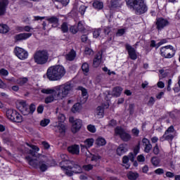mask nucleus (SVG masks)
I'll return each mask as SVG.
<instances>
[{
    "label": "nucleus",
    "instance_id": "nucleus-20",
    "mask_svg": "<svg viewBox=\"0 0 180 180\" xmlns=\"http://www.w3.org/2000/svg\"><path fill=\"white\" fill-rule=\"evenodd\" d=\"M123 3L120 0H110V8H122Z\"/></svg>",
    "mask_w": 180,
    "mask_h": 180
},
{
    "label": "nucleus",
    "instance_id": "nucleus-42",
    "mask_svg": "<svg viewBox=\"0 0 180 180\" xmlns=\"http://www.w3.org/2000/svg\"><path fill=\"white\" fill-rule=\"evenodd\" d=\"M8 75H9V72H8L7 70L4 68H1L0 70V77H8Z\"/></svg>",
    "mask_w": 180,
    "mask_h": 180
},
{
    "label": "nucleus",
    "instance_id": "nucleus-4",
    "mask_svg": "<svg viewBox=\"0 0 180 180\" xmlns=\"http://www.w3.org/2000/svg\"><path fill=\"white\" fill-rule=\"evenodd\" d=\"M44 158V157H41L33 159L30 156H27L25 158L29 165H31V167H33L34 168H39L41 172H46V170L48 169L49 166L46 165Z\"/></svg>",
    "mask_w": 180,
    "mask_h": 180
},
{
    "label": "nucleus",
    "instance_id": "nucleus-61",
    "mask_svg": "<svg viewBox=\"0 0 180 180\" xmlns=\"http://www.w3.org/2000/svg\"><path fill=\"white\" fill-rule=\"evenodd\" d=\"M117 36H123L124 34V29H120L116 33Z\"/></svg>",
    "mask_w": 180,
    "mask_h": 180
},
{
    "label": "nucleus",
    "instance_id": "nucleus-47",
    "mask_svg": "<svg viewBox=\"0 0 180 180\" xmlns=\"http://www.w3.org/2000/svg\"><path fill=\"white\" fill-rule=\"evenodd\" d=\"M77 30H79L80 32H84L85 30L84 24H82V22L81 21H79L77 24Z\"/></svg>",
    "mask_w": 180,
    "mask_h": 180
},
{
    "label": "nucleus",
    "instance_id": "nucleus-32",
    "mask_svg": "<svg viewBox=\"0 0 180 180\" xmlns=\"http://www.w3.org/2000/svg\"><path fill=\"white\" fill-rule=\"evenodd\" d=\"M82 106L79 103H75L72 108V112L73 113H78L81 110Z\"/></svg>",
    "mask_w": 180,
    "mask_h": 180
},
{
    "label": "nucleus",
    "instance_id": "nucleus-2",
    "mask_svg": "<svg viewBox=\"0 0 180 180\" xmlns=\"http://www.w3.org/2000/svg\"><path fill=\"white\" fill-rule=\"evenodd\" d=\"M127 6L135 11L136 15H143L148 11L146 0H125Z\"/></svg>",
    "mask_w": 180,
    "mask_h": 180
},
{
    "label": "nucleus",
    "instance_id": "nucleus-28",
    "mask_svg": "<svg viewBox=\"0 0 180 180\" xmlns=\"http://www.w3.org/2000/svg\"><path fill=\"white\" fill-rule=\"evenodd\" d=\"M46 20H48L49 23H53V25H55L54 27H57L58 26V18L56 16L48 18Z\"/></svg>",
    "mask_w": 180,
    "mask_h": 180
},
{
    "label": "nucleus",
    "instance_id": "nucleus-38",
    "mask_svg": "<svg viewBox=\"0 0 180 180\" xmlns=\"http://www.w3.org/2000/svg\"><path fill=\"white\" fill-rule=\"evenodd\" d=\"M82 70L84 74L89 72V65L87 63H84L82 65Z\"/></svg>",
    "mask_w": 180,
    "mask_h": 180
},
{
    "label": "nucleus",
    "instance_id": "nucleus-52",
    "mask_svg": "<svg viewBox=\"0 0 180 180\" xmlns=\"http://www.w3.org/2000/svg\"><path fill=\"white\" fill-rule=\"evenodd\" d=\"M22 115H24V116H27V115H30V108H27V107L26 108L24 109H20Z\"/></svg>",
    "mask_w": 180,
    "mask_h": 180
},
{
    "label": "nucleus",
    "instance_id": "nucleus-6",
    "mask_svg": "<svg viewBox=\"0 0 180 180\" xmlns=\"http://www.w3.org/2000/svg\"><path fill=\"white\" fill-rule=\"evenodd\" d=\"M70 162L72 166L62 167V168H64L65 174H66L68 176H72L74 174H82V167H81L79 165L74 161H70Z\"/></svg>",
    "mask_w": 180,
    "mask_h": 180
},
{
    "label": "nucleus",
    "instance_id": "nucleus-3",
    "mask_svg": "<svg viewBox=\"0 0 180 180\" xmlns=\"http://www.w3.org/2000/svg\"><path fill=\"white\" fill-rule=\"evenodd\" d=\"M72 92V85L70 83H65L55 87L56 98L61 100L67 98Z\"/></svg>",
    "mask_w": 180,
    "mask_h": 180
},
{
    "label": "nucleus",
    "instance_id": "nucleus-25",
    "mask_svg": "<svg viewBox=\"0 0 180 180\" xmlns=\"http://www.w3.org/2000/svg\"><path fill=\"white\" fill-rule=\"evenodd\" d=\"M17 112L18 111L12 109L8 110L6 113L7 119L12 121V119H13V117L16 116Z\"/></svg>",
    "mask_w": 180,
    "mask_h": 180
},
{
    "label": "nucleus",
    "instance_id": "nucleus-62",
    "mask_svg": "<svg viewBox=\"0 0 180 180\" xmlns=\"http://www.w3.org/2000/svg\"><path fill=\"white\" fill-rule=\"evenodd\" d=\"M165 176L167 178H174V176H175V174L171 172H167L165 174Z\"/></svg>",
    "mask_w": 180,
    "mask_h": 180
},
{
    "label": "nucleus",
    "instance_id": "nucleus-34",
    "mask_svg": "<svg viewBox=\"0 0 180 180\" xmlns=\"http://www.w3.org/2000/svg\"><path fill=\"white\" fill-rule=\"evenodd\" d=\"M96 143L97 146H99V147H101L106 144V140H105V139L103 138H98L96 141Z\"/></svg>",
    "mask_w": 180,
    "mask_h": 180
},
{
    "label": "nucleus",
    "instance_id": "nucleus-8",
    "mask_svg": "<svg viewBox=\"0 0 180 180\" xmlns=\"http://www.w3.org/2000/svg\"><path fill=\"white\" fill-rule=\"evenodd\" d=\"M175 133V129H174V126H170L165 132L163 136L160 138V141H172L174 140V137Z\"/></svg>",
    "mask_w": 180,
    "mask_h": 180
},
{
    "label": "nucleus",
    "instance_id": "nucleus-50",
    "mask_svg": "<svg viewBox=\"0 0 180 180\" xmlns=\"http://www.w3.org/2000/svg\"><path fill=\"white\" fill-rule=\"evenodd\" d=\"M56 2H59L63 6H67L70 4V0H55Z\"/></svg>",
    "mask_w": 180,
    "mask_h": 180
},
{
    "label": "nucleus",
    "instance_id": "nucleus-51",
    "mask_svg": "<svg viewBox=\"0 0 180 180\" xmlns=\"http://www.w3.org/2000/svg\"><path fill=\"white\" fill-rule=\"evenodd\" d=\"M86 11V6L82 5L79 8V12L81 13V15H84L85 11Z\"/></svg>",
    "mask_w": 180,
    "mask_h": 180
},
{
    "label": "nucleus",
    "instance_id": "nucleus-23",
    "mask_svg": "<svg viewBox=\"0 0 180 180\" xmlns=\"http://www.w3.org/2000/svg\"><path fill=\"white\" fill-rule=\"evenodd\" d=\"M123 91V88L120 86H116L112 89V96H116V98L122 95V91Z\"/></svg>",
    "mask_w": 180,
    "mask_h": 180
},
{
    "label": "nucleus",
    "instance_id": "nucleus-18",
    "mask_svg": "<svg viewBox=\"0 0 180 180\" xmlns=\"http://www.w3.org/2000/svg\"><path fill=\"white\" fill-rule=\"evenodd\" d=\"M127 145L126 144H120L117 148V155H123L125 153H127Z\"/></svg>",
    "mask_w": 180,
    "mask_h": 180
},
{
    "label": "nucleus",
    "instance_id": "nucleus-16",
    "mask_svg": "<svg viewBox=\"0 0 180 180\" xmlns=\"http://www.w3.org/2000/svg\"><path fill=\"white\" fill-rule=\"evenodd\" d=\"M101 63H102V53L98 52L95 56L93 60V67H94V68H98V67H99V65H101Z\"/></svg>",
    "mask_w": 180,
    "mask_h": 180
},
{
    "label": "nucleus",
    "instance_id": "nucleus-40",
    "mask_svg": "<svg viewBox=\"0 0 180 180\" xmlns=\"http://www.w3.org/2000/svg\"><path fill=\"white\" fill-rule=\"evenodd\" d=\"M60 30L63 33H67L68 32V24L67 22H63L61 25Z\"/></svg>",
    "mask_w": 180,
    "mask_h": 180
},
{
    "label": "nucleus",
    "instance_id": "nucleus-59",
    "mask_svg": "<svg viewBox=\"0 0 180 180\" xmlns=\"http://www.w3.org/2000/svg\"><path fill=\"white\" fill-rule=\"evenodd\" d=\"M98 160H101V156L95 155H93L91 156V161H95L96 162L98 161Z\"/></svg>",
    "mask_w": 180,
    "mask_h": 180
},
{
    "label": "nucleus",
    "instance_id": "nucleus-24",
    "mask_svg": "<svg viewBox=\"0 0 180 180\" xmlns=\"http://www.w3.org/2000/svg\"><path fill=\"white\" fill-rule=\"evenodd\" d=\"M127 176L129 180H136L139 178V173L130 171L127 174Z\"/></svg>",
    "mask_w": 180,
    "mask_h": 180
},
{
    "label": "nucleus",
    "instance_id": "nucleus-53",
    "mask_svg": "<svg viewBox=\"0 0 180 180\" xmlns=\"http://www.w3.org/2000/svg\"><path fill=\"white\" fill-rule=\"evenodd\" d=\"M151 148H153V145H151V143L145 145V153H150Z\"/></svg>",
    "mask_w": 180,
    "mask_h": 180
},
{
    "label": "nucleus",
    "instance_id": "nucleus-48",
    "mask_svg": "<svg viewBox=\"0 0 180 180\" xmlns=\"http://www.w3.org/2000/svg\"><path fill=\"white\" fill-rule=\"evenodd\" d=\"M83 169L84 171H91L94 169V165L89 164L83 166Z\"/></svg>",
    "mask_w": 180,
    "mask_h": 180
},
{
    "label": "nucleus",
    "instance_id": "nucleus-56",
    "mask_svg": "<svg viewBox=\"0 0 180 180\" xmlns=\"http://www.w3.org/2000/svg\"><path fill=\"white\" fill-rule=\"evenodd\" d=\"M70 32H71V33H73V34H75L78 32V28H77V27L75 26H71L70 27Z\"/></svg>",
    "mask_w": 180,
    "mask_h": 180
},
{
    "label": "nucleus",
    "instance_id": "nucleus-12",
    "mask_svg": "<svg viewBox=\"0 0 180 180\" xmlns=\"http://www.w3.org/2000/svg\"><path fill=\"white\" fill-rule=\"evenodd\" d=\"M54 130L56 133H60L62 136L65 134V125L61 122H55L54 124Z\"/></svg>",
    "mask_w": 180,
    "mask_h": 180
},
{
    "label": "nucleus",
    "instance_id": "nucleus-58",
    "mask_svg": "<svg viewBox=\"0 0 180 180\" xmlns=\"http://www.w3.org/2000/svg\"><path fill=\"white\" fill-rule=\"evenodd\" d=\"M155 174H157V175H162V174H164V169L158 168L155 169Z\"/></svg>",
    "mask_w": 180,
    "mask_h": 180
},
{
    "label": "nucleus",
    "instance_id": "nucleus-57",
    "mask_svg": "<svg viewBox=\"0 0 180 180\" xmlns=\"http://www.w3.org/2000/svg\"><path fill=\"white\" fill-rule=\"evenodd\" d=\"M137 160L139 162H144L146 161V158H144V155H140L137 157Z\"/></svg>",
    "mask_w": 180,
    "mask_h": 180
},
{
    "label": "nucleus",
    "instance_id": "nucleus-1",
    "mask_svg": "<svg viewBox=\"0 0 180 180\" xmlns=\"http://www.w3.org/2000/svg\"><path fill=\"white\" fill-rule=\"evenodd\" d=\"M65 68L63 65H56L48 68L46 77L49 81H60L65 75Z\"/></svg>",
    "mask_w": 180,
    "mask_h": 180
},
{
    "label": "nucleus",
    "instance_id": "nucleus-14",
    "mask_svg": "<svg viewBox=\"0 0 180 180\" xmlns=\"http://www.w3.org/2000/svg\"><path fill=\"white\" fill-rule=\"evenodd\" d=\"M32 33H20L14 37L15 41H22L31 37Z\"/></svg>",
    "mask_w": 180,
    "mask_h": 180
},
{
    "label": "nucleus",
    "instance_id": "nucleus-64",
    "mask_svg": "<svg viewBox=\"0 0 180 180\" xmlns=\"http://www.w3.org/2000/svg\"><path fill=\"white\" fill-rule=\"evenodd\" d=\"M136 157V155H134L133 153H129L128 158L129 161H131V162H133L134 161V158Z\"/></svg>",
    "mask_w": 180,
    "mask_h": 180
},
{
    "label": "nucleus",
    "instance_id": "nucleus-15",
    "mask_svg": "<svg viewBox=\"0 0 180 180\" xmlns=\"http://www.w3.org/2000/svg\"><path fill=\"white\" fill-rule=\"evenodd\" d=\"M81 127H82V120H75L72 127V133H77V131H79Z\"/></svg>",
    "mask_w": 180,
    "mask_h": 180
},
{
    "label": "nucleus",
    "instance_id": "nucleus-19",
    "mask_svg": "<svg viewBox=\"0 0 180 180\" xmlns=\"http://www.w3.org/2000/svg\"><path fill=\"white\" fill-rule=\"evenodd\" d=\"M68 150L70 153V154H75L76 155H78V154H79V146L73 145L69 146L68 148Z\"/></svg>",
    "mask_w": 180,
    "mask_h": 180
},
{
    "label": "nucleus",
    "instance_id": "nucleus-30",
    "mask_svg": "<svg viewBox=\"0 0 180 180\" xmlns=\"http://www.w3.org/2000/svg\"><path fill=\"white\" fill-rule=\"evenodd\" d=\"M96 113L99 118L103 117V114H104L103 106L102 105L98 106L96 110Z\"/></svg>",
    "mask_w": 180,
    "mask_h": 180
},
{
    "label": "nucleus",
    "instance_id": "nucleus-39",
    "mask_svg": "<svg viewBox=\"0 0 180 180\" xmlns=\"http://www.w3.org/2000/svg\"><path fill=\"white\" fill-rule=\"evenodd\" d=\"M101 33H102V30L101 29H96L94 30L93 32V37L94 39H98L99 36H101Z\"/></svg>",
    "mask_w": 180,
    "mask_h": 180
},
{
    "label": "nucleus",
    "instance_id": "nucleus-21",
    "mask_svg": "<svg viewBox=\"0 0 180 180\" xmlns=\"http://www.w3.org/2000/svg\"><path fill=\"white\" fill-rule=\"evenodd\" d=\"M94 139H87L84 141V145L81 144L82 148H90V147H92L94 146Z\"/></svg>",
    "mask_w": 180,
    "mask_h": 180
},
{
    "label": "nucleus",
    "instance_id": "nucleus-60",
    "mask_svg": "<svg viewBox=\"0 0 180 180\" xmlns=\"http://www.w3.org/2000/svg\"><path fill=\"white\" fill-rule=\"evenodd\" d=\"M129 109L130 115H133L134 112V104H129Z\"/></svg>",
    "mask_w": 180,
    "mask_h": 180
},
{
    "label": "nucleus",
    "instance_id": "nucleus-43",
    "mask_svg": "<svg viewBox=\"0 0 180 180\" xmlns=\"http://www.w3.org/2000/svg\"><path fill=\"white\" fill-rule=\"evenodd\" d=\"M58 122H56V123H64L65 121V116L63 114H59L58 115Z\"/></svg>",
    "mask_w": 180,
    "mask_h": 180
},
{
    "label": "nucleus",
    "instance_id": "nucleus-44",
    "mask_svg": "<svg viewBox=\"0 0 180 180\" xmlns=\"http://www.w3.org/2000/svg\"><path fill=\"white\" fill-rule=\"evenodd\" d=\"M49 123H50V120L49 119H44L40 122V125L42 127H46V126H47L49 124Z\"/></svg>",
    "mask_w": 180,
    "mask_h": 180
},
{
    "label": "nucleus",
    "instance_id": "nucleus-5",
    "mask_svg": "<svg viewBox=\"0 0 180 180\" xmlns=\"http://www.w3.org/2000/svg\"><path fill=\"white\" fill-rule=\"evenodd\" d=\"M34 60L39 65L46 64L49 61V52L46 50L37 51L34 54Z\"/></svg>",
    "mask_w": 180,
    "mask_h": 180
},
{
    "label": "nucleus",
    "instance_id": "nucleus-17",
    "mask_svg": "<svg viewBox=\"0 0 180 180\" xmlns=\"http://www.w3.org/2000/svg\"><path fill=\"white\" fill-rule=\"evenodd\" d=\"M9 4L8 0H1L0 1V15H5V12H6V6Z\"/></svg>",
    "mask_w": 180,
    "mask_h": 180
},
{
    "label": "nucleus",
    "instance_id": "nucleus-22",
    "mask_svg": "<svg viewBox=\"0 0 180 180\" xmlns=\"http://www.w3.org/2000/svg\"><path fill=\"white\" fill-rule=\"evenodd\" d=\"M27 146H28V147H30V148H32V150H29V154L32 155V157H36V153H37L40 150L39 147L34 145H30L27 143Z\"/></svg>",
    "mask_w": 180,
    "mask_h": 180
},
{
    "label": "nucleus",
    "instance_id": "nucleus-11",
    "mask_svg": "<svg viewBox=\"0 0 180 180\" xmlns=\"http://www.w3.org/2000/svg\"><path fill=\"white\" fill-rule=\"evenodd\" d=\"M155 25L156 29L158 30V32H161L162 29L169 25V21H168L167 19L159 18L156 20Z\"/></svg>",
    "mask_w": 180,
    "mask_h": 180
},
{
    "label": "nucleus",
    "instance_id": "nucleus-36",
    "mask_svg": "<svg viewBox=\"0 0 180 180\" xmlns=\"http://www.w3.org/2000/svg\"><path fill=\"white\" fill-rule=\"evenodd\" d=\"M41 94H46L47 95L51 94H56V87L54 89H43L41 90Z\"/></svg>",
    "mask_w": 180,
    "mask_h": 180
},
{
    "label": "nucleus",
    "instance_id": "nucleus-54",
    "mask_svg": "<svg viewBox=\"0 0 180 180\" xmlns=\"http://www.w3.org/2000/svg\"><path fill=\"white\" fill-rule=\"evenodd\" d=\"M132 134H134V136H135L136 137H139V134H140V130H139V129L137 128H134L131 130Z\"/></svg>",
    "mask_w": 180,
    "mask_h": 180
},
{
    "label": "nucleus",
    "instance_id": "nucleus-9",
    "mask_svg": "<svg viewBox=\"0 0 180 180\" xmlns=\"http://www.w3.org/2000/svg\"><path fill=\"white\" fill-rule=\"evenodd\" d=\"M115 133L116 136H120L122 141H129L131 139V136L120 127L115 128Z\"/></svg>",
    "mask_w": 180,
    "mask_h": 180
},
{
    "label": "nucleus",
    "instance_id": "nucleus-26",
    "mask_svg": "<svg viewBox=\"0 0 180 180\" xmlns=\"http://www.w3.org/2000/svg\"><path fill=\"white\" fill-rule=\"evenodd\" d=\"M93 6L97 11H101V9H103V2L99 1H95L93 3Z\"/></svg>",
    "mask_w": 180,
    "mask_h": 180
},
{
    "label": "nucleus",
    "instance_id": "nucleus-63",
    "mask_svg": "<svg viewBox=\"0 0 180 180\" xmlns=\"http://www.w3.org/2000/svg\"><path fill=\"white\" fill-rule=\"evenodd\" d=\"M29 109L30 113H34V110H36V105L31 104Z\"/></svg>",
    "mask_w": 180,
    "mask_h": 180
},
{
    "label": "nucleus",
    "instance_id": "nucleus-37",
    "mask_svg": "<svg viewBox=\"0 0 180 180\" xmlns=\"http://www.w3.org/2000/svg\"><path fill=\"white\" fill-rule=\"evenodd\" d=\"M27 81H29V79L27 77L20 78L17 80V84H18V85L22 86L25 85V84H27Z\"/></svg>",
    "mask_w": 180,
    "mask_h": 180
},
{
    "label": "nucleus",
    "instance_id": "nucleus-10",
    "mask_svg": "<svg viewBox=\"0 0 180 180\" xmlns=\"http://www.w3.org/2000/svg\"><path fill=\"white\" fill-rule=\"evenodd\" d=\"M14 53L16 57H18V58L20 60H26V58L29 57V53H27L24 49L19 46L15 48Z\"/></svg>",
    "mask_w": 180,
    "mask_h": 180
},
{
    "label": "nucleus",
    "instance_id": "nucleus-49",
    "mask_svg": "<svg viewBox=\"0 0 180 180\" xmlns=\"http://www.w3.org/2000/svg\"><path fill=\"white\" fill-rule=\"evenodd\" d=\"M87 130H89V131H90L91 133H95V131H96V128L95 127V126L89 124L87 126Z\"/></svg>",
    "mask_w": 180,
    "mask_h": 180
},
{
    "label": "nucleus",
    "instance_id": "nucleus-35",
    "mask_svg": "<svg viewBox=\"0 0 180 180\" xmlns=\"http://www.w3.org/2000/svg\"><path fill=\"white\" fill-rule=\"evenodd\" d=\"M122 163L125 164V165H124L126 168V169H129L130 168V165H129V156H124L122 158Z\"/></svg>",
    "mask_w": 180,
    "mask_h": 180
},
{
    "label": "nucleus",
    "instance_id": "nucleus-45",
    "mask_svg": "<svg viewBox=\"0 0 180 180\" xmlns=\"http://www.w3.org/2000/svg\"><path fill=\"white\" fill-rule=\"evenodd\" d=\"M154 103H155V98L153 96L150 97L147 103L148 106H153Z\"/></svg>",
    "mask_w": 180,
    "mask_h": 180
},
{
    "label": "nucleus",
    "instance_id": "nucleus-33",
    "mask_svg": "<svg viewBox=\"0 0 180 180\" xmlns=\"http://www.w3.org/2000/svg\"><path fill=\"white\" fill-rule=\"evenodd\" d=\"M9 32V27L6 25H0V33L5 34Z\"/></svg>",
    "mask_w": 180,
    "mask_h": 180
},
{
    "label": "nucleus",
    "instance_id": "nucleus-7",
    "mask_svg": "<svg viewBox=\"0 0 180 180\" xmlns=\"http://www.w3.org/2000/svg\"><path fill=\"white\" fill-rule=\"evenodd\" d=\"M160 54L165 58H172L175 56V51L172 46L169 45L160 49Z\"/></svg>",
    "mask_w": 180,
    "mask_h": 180
},
{
    "label": "nucleus",
    "instance_id": "nucleus-29",
    "mask_svg": "<svg viewBox=\"0 0 180 180\" xmlns=\"http://www.w3.org/2000/svg\"><path fill=\"white\" fill-rule=\"evenodd\" d=\"M11 122H15V123H22V115L17 112L15 113V116L13 117V118L11 119Z\"/></svg>",
    "mask_w": 180,
    "mask_h": 180
},
{
    "label": "nucleus",
    "instance_id": "nucleus-27",
    "mask_svg": "<svg viewBox=\"0 0 180 180\" xmlns=\"http://www.w3.org/2000/svg\"><path fill=\"white\" fill-rule=\"evenodd\" d=\"M54 101H60L59 98H57L56 97V93L54 94V96L50 95V96H47L45 98V103H51V102H54Z\"/></svg>",
    "mask_w": 180,
    "mask_h": 180
},
{
    "label": "nucleus",
    "instance_id": "nucleus-46",
    "mask_svg": "<svg viewBox=\"0 0 180 180\" xmlns=\"http://www.w3.org/2000/svg\"><path fill=\"white\" fill-rule=\"evenodd\" d=\"M84 54H86V56H93L94 51H92V49L90 48L86 47L84 50Z\"/></svg>",
    "mask_w": 180,
    "mask_h": 180
},
{
    "label": "nucleus",
    "instance_id": "nucleus-13",
    "mask_svg": "<svg viewBox=\"0 0 180 180\" xmlns=\"http://www.w3.org/2000/svg\"><path fill=\"white\" fill-rule=\"evenodd\" d=\"M125 47L126 50H127L128 51L129 58H131V60H137V54L136 53V49L131 47V46H130L129 44H126Z\"/></svg>",
    "mask_w": 180,
    "mask_h": 180
},
{
    "label": "nucleus",
    "instance_id": "nucleus-41",
    "mask_svg": "<svg viewBox=\"0 0 180 180\" xmlns=\"http://www.w3.org/2000/svg\"><path fill=\"white\" fill-rule=\"evenodd\" d=\"M151 162L155 167H158L160 165V159L157 157H153L151 158Z\"/></svg>",
    "mask_w": 180,
    "mask_h": 180
},
{
    "label": "nucleus",
    "instance_id": "nucleus-31",
    "mask_svg": "<svg viewBox=\"0 0 180 180\" xmlns=\"http://www.w3.org/2000/svg\"><path fill=\"white\" fill-rule=\"evenodd\" d=\"M75 56H77V54L75 53V51L71 50L70 53H68L66 55V59L68 60L69 61H72L74 58H75Z\"/></svg>",
    "mask_w": 180,
    "mask_h": 180
},
{
    "label": "nucleus",
    "instance_id": "nucleus-55",
    "mask_svg": "<svg viewBox=\"0 0 180 180\" xmlns=\"http://www.w3.org/2000/svg\"><path fill=\"white\" fill-rule=\"evenodd\" d=\"M153 154L155 155H158L160 154V148H158V145L156 144L155 146L153 148Z\"/></svg>",
    "mask_w": 180,
    "mask_h": 180
}]
</instances>
